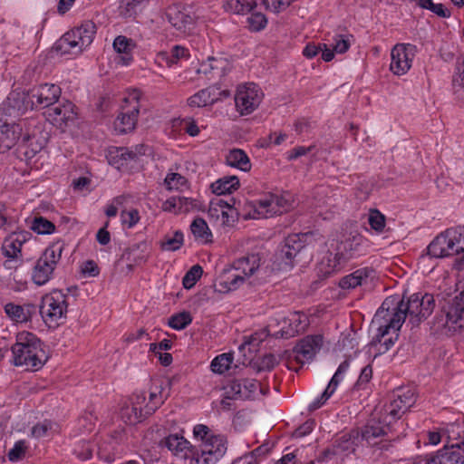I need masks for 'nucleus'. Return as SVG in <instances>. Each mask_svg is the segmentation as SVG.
<instances>
[{"label":"nucleus","instance_id":"obj_11","mask_svg":"<svg viewBox=\"0 0 464 464\" xmlns=\"http://www.w3.org/2000/svg\"><path fill=\"white\" fill-rule=\"evenodd\" d=\"M168 22L179 33L191 34L196 26V16L179 4L169 5L165 12Z\"/></svg>","mask_w":464,"mask_h":464},{"label":"nucleus","instance_id":"obj_2","mask_svg":"<svg viewBox=\"0 0 464 464\" xmlns=\"http://www.w3.org/2000/svg\"><path fill=\"white\" fill-rule=\"evenodd\" d=\"M11 351L13 364L23 367L25 371L40 370L48 359L41 339L27 331L16 334L15 343L12 345Z\"/></svg>","mask_w":464,"mask_h":464},{"label":"nucleus","instance_id":"obj_62","mask_svg":"<svg viewBox=\"0 0 464 464\" xmlns=\"http://www.w3.org/2000/svg\"><path fill=\"white\" fill-rule=\"evenodd\" d=\"M350 366V362L348 360H344L338 367L337 371L332 377L329 384L331 387L337 388L338 384L343 379V375L347 372L348 368Z\"/></svg>","mask_w":464,"mask_h":464},{"label":"nucleus","instance_id":"obj_33","mask_svg":"<svg viewBox=\"0 0 464 464\" xmlns=\"http://www.w3.org/2000/svg\"><path fill=\"white\" fill-rule=\"evenodd\" d=\"M210 188L217 196L231 194L239 188V179L237 176L224 177L213 182Z\"/></svg>","mask_w":464,"mask_h":464},{"label":"nucleus","instance_id":"obj_44","mask_svg":"<svg viewBox=\"0 0 464 464\" xmlns=\"http://www.w3.org/2000/svg\"><path fill=\"white\" fill-rule=\"evenodd\" d=\"M164 184L168 190H182L188 186V179L179 173H168Z\"/></svg>","mask_w":464,"mask_h":464},{"label":"nucleus","instance_id":"obj_30","mask_svg":"<svg viewBox=\"0 0 464 464\" xmlns=\"http://www.w3.org/2000/svg\"><path fill=\"white\" fill-rule=\"evenodd\" d=\"M374 270L369 267H362L357 269L353 273L343 276L340 282L339 286L343 289H353L358 285L367 283L369 277H372Z\"/></svg>","mask_w":464,"mask_h":464},{"label":"nucleus","instance_id":"obj_61","mask_svg":"<svg viewBox=\"0 0 464 464\" xmlns=\"http://www.w3.org/2000/svg\"><path fill=\"white\" fill-rule=\"evenodd\" d=\"M181 129L189 136L195 137L199 133V128L197 125L196 121L190 118L187 117L180 121L179 123Z\"/></svg>","mask_w":464,"mask_h":464},{"label":"nucleus","instance_id":"obj_12","mask_svg":"<svg viewBox=\"0 0 464 464\" xmlns=\"http://www.w3.org/2000/svg\"><path fill=\"white\" fill-rule=\"evenodd\" d=\"M263 93L256 83H248L240 87L235 96L237 110L241 115L252 113L260 104Z\"/></svg>","mask_w":464,"mask_h":464},{"label":"nucleus","instance_id":"obj_58","mask_svg":"<svg viewBox=\"0 0 464 464\" xmlns=\"http://www.w3.org/2000/svg\"><path fill=\"white\" fill-rule=\"evenodd\" d=\"M220 221L223 227H232L237 220L238 212L236 208L232 209H221L220 210Z\"/></svg>","mask_w":464,"mask_h":464},{"label":"nucleus","instance_id":"obj_13","mask_svg":"<svg viewBox=\"0 0 464 464\" xmlns=\"http://www.w3.org/2000/svg\"><path fill=\"white\" fill-rule=\"evenodd\" d=\"M416 46L411 44H397L391 53V71L396 75L405 74L411 67Z\"/></svg>","mask_w":464,"mask_h":464},{"label":"nucleus","instance_id":"obj_36","mask_svg":"<svg viewBox=\"0 0 464 464\" xmlns=\"http://www.w3.org/2000/svg\"><path fill=\"white\" fill-rule=\"evenodd\" d=\"M111 163L117 165V168L120 169L123 165L127 164L130 161H134L138 160V153L134 152L132 150L129 148H116L114 151H111Z\"/></svg>","mask_w":464,"mask_h":464},{"label":"nucleus","instance_id":"obj_32","mask_svg":"<svg viewBox=\"0 0 464 464\" xmlns=\"http://www.w3.org/2000/svg\"><path fill=\"white\" fill-rule=\"evenodd\" d=\"M452 89L459 100H464V54L458 57L456 61Z\"/></svg>","mask_w":464,"mask_h":464},{"label":"nucleus","instance_id":"obj_53","mask_svg":"<svg viewBox=\"0 0 464 464\" xmlns=\"http://www.w3.org/2000/svg\"><path fill=\"white\" fill-rule=\"evenodd\" d=\"M142 3H136V0H121L120 13L124 17H131L138 13Z\"/></svg>","mask_w":464,"mask_h":464},{"label":"nucleus","instance_id":"obj_28","mask_svg":"<svg viewBox=\"0 0 464 464\" xmlns=\"http://www.w3.org/2000/svg\"><path fill=\"white\" fill-rule=\"evenodd\" d=\"M391 422L392 420H389L385 426H380L372 420L363 427L360 432V438L368 445L374 447L379 444L377 440L387 434L386 429H389Z\"/></svg>","mask_w":464,"mask_h":464},{"label":"nucleus","instance_id":"obj_56","mask_svg":"<svg viewBox=\"0 0 464 464\" xmlns=\"http://www.w3.org/2000/svg\"><path fill=\"white\" fill-rule=\"evenodd\" d=\"M27 447L24 440H18L8 452L9 460L14 462L22 459L25 456Z\"/></svg>","mask_w":464,"mask_h":464},{"label":"nucleus","instance_id":"obj_43","mask_svg":"<svg viewBox=\"0 0 464 464\" xmlns=\"http://www.w3.org/2000/svg\"><path fill=\"white\" fill-rule=\"evenodd\" d=\"M30 228L40 235L51 234L55 230V226L44 217H35Z\"/></svg>","mask_w":464,"mask_h":464},{"label":"nucleus","instance_id":"obj_64","mask_svg":"<svg viewBox=\"0 0 464 464\" xmlns=\"http://www.w3.org/2000/svg\"><path fill=\"white\" fill-rule=\"evenodd\" d=\"M286 137L287 136L285 133H270L267 138L260 140V146L262 148H268L272 143L275 145H280L284 140H285Z\"/></svg>","mask_w":464,"mask_h":464},{"label":"nucleus","instance_id":"obj_42","mask_svg":"<svg viewBox=\"0 0 464 464\" xmlns=\"http://www.w3.org/2000/svg\"><path fill=\"white\" fill-rule=\"evenodd\" d=\"M75 29L81 33V36H82L81 44L89 46L92 43L96 34L95 24L92 21H85Z\"/></svg>","mask_w":464,"mask_h":464},{"label":"nucleus","instance_id":"obj_20","mask_svg":"<svg viewBox=\"0 0 464 464\" xmlns=\"http://www.w3.org/2000/svg\"><path fill=\"white\" fill-rule=\"evenodd\" d=\"M322 344L323 337L321 335H308L304 337L294 347L295 360L301 364H304V361L312 360L320 350Z\"/></svg>","mask_w":464,"mask_h":464},{"label":"nucleus","instance_id":"obj_54","mask_svg":"<svg viewBox=\"0 0 464 464\" xmlns=\"http://www.w3.org/2000/svg\"><path fill=\"white\" fill-rule=\"evenodd\" d=\"M368 221L371 227L377 232H382L385 227V217L377 209L371 210Z\"/></svg>","mask_w":464,"mask_h":464},{"label":"nucleus","instance_id":"obj_26","mask_svg":"<svg viewBox=\"0 0 464 464\" xmlns=\"http://www.w3.org/2000/svg\"><path fill=\"white\" fill-rule=\"evenodd\" d=\"M392 304H393V299L386 298L383 301L382 306L378 309V311L375 314V317H374L376 321L379 320V318H382L384 320L383 324H380L379 328H378V334H376V337H375L376 341H378L384 347L383 352H387L394 344V342L398 339V336H399L398 331H396L394 333L392 329H391L389 334H385L383 337L379 336V334H381L380 333L381 327L387 324L386 319L389 318V315H387L386 305Z\"/></svg>","mask_w":464,"mask_h":464},{"label":"nucleus","instance_id":"obj_45","mask_svg":"<svg viewBox=\"0 0 464 464\" xmlns=\"http://www.w3.org/2000/svg\"><path fill=\"white\" fill-rule=\"evenodd\" d=\"M212 89H203L198 92L197 93L188 98V104L190 107H204L208 104H213L214 100L209 98V92Z\"/></svg>","mask_w":464,"mask_h":464},{"label":"nucleus","instance_id":"obj_17","mask_svg":"<svg viewBox=\"0 0 464 464\" xmlns=\"http://www.w3.org/2000/svg\"><path fill=\"white\" fill-rule=\"evenodd\" d=\"M47 108L45 112L47 119L61 129L68 126L76 119L75 106L69 101Z\"/></svg>","mask_w":464,"mask_h":464},{"label":"nucleus","instance_id":"obj_10","mask_svg":"<svg viewBox=\"0 0 464 464\" xmlns=\"http://www.w3.org/2000/svg\"><path fill=\"white\" fill-rule=\"evenodd\" d=\"M361 242L360 236H350L336 242L333 250H329L330 256H334V260L328 258V266L331 270H328L326 274H331L338 266L346 263L358 251Z\"/></svg>","mask_w":464,"mask_h":464},{"label":"nucleus","instance_id":"obj_18","mask_svg":"<svg viewBox=\"0 0 464 464\" xmlns=\"http://www.w3.org/2000/svg\"><path fill=\"white\" fill-rule=\"evenodd\" d=\"M260 384L254 379L231 381L226 387V398L229 400H247L252 398Z\"/></svg>","mask_w":464,"mask_h":464},{"label":"nucleus","instance_id":"obj_19","mask_svg":"<svg viewBox=\"0 0 464 464\" xmlns=\"http://www.w3.org/2000/svg\"><path fill=\"white\" fill-rule=\"evenodd\" d=\"M160 445L167 448L174 456L183 459L194 458V447L183 436L179 434H170L161 440Z\"/></svg>","mask_w":464,"mask_h":464},{"label":"nucleus","instance_id":"obj_40","mask_svg":"<svg viewBox=\"0 0 464 464\" xmlns=\"http://www.w3.org/2000/svg\"><path fill=\"white\" fill-rule=\"evenodd\" d=\"M31 140L32 139L29 135L24 136L23 139V144L20 146L19 150V152L22 155V160H32L43 148L41 144L34 145Z\"/></svg>","mask_w":464,"mask_h":464},{"label":"nucleus","instance_id":"obj_27","mask_svg":"<svg viewBox=\"0 0 464 464\" xmlns=\"http://www.w3.org/2000/svg\"><path fill=\"white\" fill-rule=\"evenodd\" d=\"M360 441V431L353 430L350 432L343 433L334 439L333 447L337 454L349 455L353 453L358 447Z\"/></svg>","mask_w":464,"mask_h":464},{"label":"nucleus","instance_id":"obj_7","mask_svg":"<svg viewBox=\"0 0 464 464\" xmlns=\"http://www.w3.org/2000/svg\"><path fill=\"white\" fill-rule=\"evenodd\" d=\"M226 440L220 435H212L194 447V458L189 464H216L226 453Z\"/></svg>","mask_w":464,"mask_h":464},{"label":"nucleus","instance_id":"obj_23","mask_svg":"<svg viewBox=\"0 0 464 464\" xmlns=\"http://www.w3.org/2000/svg\"><path fill=\"white\" fill-rule=\"evenodd\" d=\"M287 326H283L279 331L276 332L273 336L276 338L289 339L300 333H303L309 325L308 317L300 312L295 313L290 318L284 321Z\"/></svg>","mask_w":464,"mask_h":464},{"label":"nucleus","instance_id":"obj_8","mask_svg":"<svg viewBox=\"0 0 464 464\" xmlns=\"http://www.w3.org/2000/svg\"><path fill=\"white\" fill-rule=\"evenodd\" d=\"M67 305L66 295L55 290L42 298L39 314L49 326L59 324V321L66 317Z\"/></svg>","mask_w":464,"mask_h":464},{"label":"nucleus","instance_id":"obj_9","mask_svg":"<svg viewBox=\"0 0 464 464\" xmlns=\"http://www.w3.org/2000/svg\"><path fill=\"white\" fill-rule=\"evenodd\" d=\"M312 238L311 233L292 234L285 238L283 245L277 252V259L282 261L285 267L291 269L298 262L302 251Z\"/></svg>","mask_w":464,"mask_h":464},{"label":"nucleus","instance_id":"obj_6","mask_svg":"<svg viewBox=\"0 0 464 464\" xmlns=\"http://www.w3.org/2000/svg\"><path fill=\"white\" fill-rule=\"evenodd\" d=\"M64 248L63 242L50 245L37 259L32 272L34 284L43 285L51 280Z\"/></svg>","mask_w":464,"mask_h":464},{"label":"nucleus","instance_id":"obj_22","mask_svg":"<svg viewBox=\"0 0 464 464\" xmlns=\"http://www.w3.org/2000/svg\"><path fill=\"white\" fill-rule=\"evenodd\" d=\"M61 95V88L56 84L44 83L31 90V97L34 104L43 108L50 107L58 102Z\"/></svg>","mask_w":464,"mask_h":464},{"label":"nucleus","instance_id":"obj_39","mask_svg":"<svg viewBox=\"0 0 464 464\" xmlns=\"http://www.w3.org/2000/svg\"><path fill=\"white\" fill-rule=\"evenodd\" d=\"M278 362L274 354L267 353L256 361H251L250 365L256 372H261L272 371Z\"/></svg>","mask_w":464,"mask_h":464},{"label":"nucleus","instance_id":"obj_59","mask_svg":"<svg viewBox=\"0 0 464 464\" xmlns=\"http://www.w3.org/2000/svg\"><path fill=\"white\" fill-rule=\"evenodd\" d=\"M268 334L264 333L252 334L247 342L243 343L239 346L240 351H244L248 346L249 352H256L258 350L259 343L263 341V335L266 336Z\"/></svg>","mask_w":464,"mask_h":464},{"label":"nucleus","instance_id":"obj_16","mask_svg":"<svg viewBox=\"0 0 464 464\" xmlns=\"http://www.w3.org/2000/svg\"><path fill=\"white\" fill-rule=\"evenodd\" d=\"M292 207L291 195L270 194L256 201V208L262 214L273 216L282 214Z\"/></svg>","mask_w":464,"mask_h":464},{"label":"nucleus","instance_id":"obj_14","mask_svg":"<svg viewBox=\"0 0 464 464\" xmlns=\"http://www.w3.org/2000/svg\"><path fill=\"white\" fill-rule=\"evenodd\" d=\"M139 99L140 92L137 91H134L128 98H125V102H130L131 105L130 108H123L115 121V128L121 133H127L135 129L140 112Z\"/></svg>","mask_w":464,"mask_h":464},{"label":"nucleus","instance_id":"obj_52","mask_svg":"<svg viewBox=\"0 0 464 464\" xmlns=\"http://www.w3.org/2000/svg\"><path fill=\"white\" fill-rule=\"evenodd\" d=\"M5 312L12 320L17 323L25 322V317L24 316V305L8 303L5 305Z\"/></svg>","mask_w":464,"mask_h":464},{"label":"nucleus","instance_id":"obj_55","mask_svg":"<svg viewBox=\"0 0 464 464\" xmlns=\"http://www.w3.org/2000/svg\"><path fill=\"white\" fill-rule=\"evenodd\" d=\"M247 22L250 29L256 32L264 29L267 24L266 17L260 12H253L247 18Z\"/></svg>","mask_w":464,"mask_h":464},{"label":"nucleus","instance_id":"obj_47","mask_svg":"<svg viewBox=\"0 0 464 464\" xmlns=\"http://www.w3.org/2000/svg\"><path fill=\"white\" fill-rule=\"evenodd\" d=\"M183 245V233L179 230L174 232L172 237L166 236L161 242V248L167 251H175Z\"/></svg>","mask_w":464,"mask_h":464},{"label":"nucleus","instance_id":"obj_60","mask_svg":"<svg viewBox=\"0 0 464 464\" xmlns=\"http://www.w3.org/2000/svg\"><path fill=\"white\" fill-rule=\"evenodd\" d=\"M179 212H188L195 208H199V202L197 199L186 197H178Z\"/></svg>","mask_w":464,"mask_h":464},{"label":"nucleus","instance_id":"obj_35","mask_svg":"<svg viewBox=\"0 0 464 464\" xmlns=\"http://www.w3.org/2000/svg\"><path fill=\"white\" fill-rule=\"evenodd\" d=\"M227 163L234 168L243 171H248L251 169V163L246 153L240 149L231 150L227 156Z\"/></svg>","mask_w":464,"mask_h":464},{"label":"nucleus","instance_id":"obj_3","mask_svg":"<svg viewBox=\"0 0 464 464\" xmlns=\"http://www.w3.org/2000/svg\"><path fill=\"white\" fill-rule=\"evenodd\" d=\"M462 306L464 304H461ZM430 335L438 338L450 336L464 328L463 308L457 301L449 300L429 323Z\"/></svg>","mask_w":464,"mask_h":464},{"label":"nucleus","instance_id":"obj_29","mask_svg":"<svg viewBox=\"0 0 464 464\" xmlns=\"http://www.w3.org/2000/svg\"><path fill=\"white\" fill-rule=\"evenodd\" d=\"M150 253V246L147 241L132 244L124 252L123 256L134 266L144 264Z\"/></svg>","mask_w":464,"mask_h":464},{"label":"nucleus","instance_id":"obj_5","mask_svg":"<svg viewBox=\"0 0 464 464\" xmlns=\"http://www.w3.org/2000/svg\"><path fill=\"white\" fill-rule=\"evenodd\" d=\"M260 262L259 254H251L238 258L234 262V269L237 273L228 276L226 280L219 281L215 285V291L227 293L237 289L244 283L245 277L255 274L260 266Z\"/></svg>","mask_w":464,"mask_h":464},{"label":"nucleus","instance_id":"obj_15","mask_svg":"<svg viewBox=\"0 0 464 464\" xmlns=\"http://www.w3.org/2000/svg\"><path fill=\"white\" fill-rule=\"evenodd\" d=\"M416 401L414 392L411 389H399L393 394V399L386 405L385 412L392 420L401 418Z\"/></svg>","mask_w":464,"mask_h":464},{"label":"nucleus","instance_id":"obj_48","mask_svg":"<svg viewBox=\"0 0 464 464\" xmlns=\"http://www.w3.org/2000/svg\"><path fill=\"white\" fill-rule=\"evenodd\" d=\"M203 269L199 265H194L184 276L182 285L185 289H191L201 277Z\"/></svg>","mask_w":464,"mask_h":464},{"label":"nucleus","instance_id":"obj_1","mask_svg":"<svg viewBox=\"0 0 464 464\" xmlns=\"http://www.w3.org/2000/svg\"><path fill=\"white\" fill-rule=\"evenodd\" d=\"M390 305H386L387 315L389 318L387 324L381 327L380 337H383L389 334L390 330L392 329L395 333L399 331L405 322L407 316H409V324L412 327H417L420 324L425 320L433 311L435 307V300L432 295L420 293L411 295L407 302H404V297L397 302L396 306L390 312Z\"/></svg>","mask_w":464,"mask_h":464},{"label":"nucleus","instance_id":"obj_34","mask_svg":"<svg viewBox=\"0 0 464 464\" xmlns=\"http://www.w3.org/2000/svg\"><path fill=\"white\" fill-rule=\"evenodd\" d=\"M26 241L25 234H17L6 238L3 244L4 255L9 258H17L23 244Z\"/></svg>","mask_w":464,"mask_h":464},{"label":"nucleus","instance_id":"obj_24","mask_svg":"<svg viewBox=\"0 0 464 464\" xmlns=\"http://www.w3.org/2000/svg\"><path fill=\"white\" fill-rule=\"evenodd\" d=\"M22 127L14 122L9 123L0 119V153L9 151L18 141Z\"/></svg>","mask_w":464,"mask_h":464},{"label":"nucleus","instance_id":"obj_38","mask_svg":"<svg viewBox=\"0 0 464 464\" xmlns=\"http://www.w3.org/2000/svg\"><path fill=\"white\" fill-rule=\"evenodd\" d=\"M134 47L133 42L131 39L127 38L123 35H119L114 39L113 48L119 53H124L126 56H122L121 58L122 64L128 65L131 57L129 56L130 52Z\"/></svg>","mask_w":464,"mask_h":464},{"label":"nucleus","instance_id":"obj_31","mask_svg":"<svg viewBox=\"0 0 464 464\" xmlns=\"http://www.w3.org/2000/svg\"><path fill=\"white\" fill-rule=\"evenodd\" d=\"M8 105L17 111L18 114L25 113L29 109H33L34 101L31 97V91L27 93L13 92L7 98Z\"/></svg>","mask_w":464,"mask_h":464},{"label":"nucleus","instance_id":"obj_21","mask_svg":"<svg viewBox=\"0 0 464 464\" xmlns=\"http://www.w3.org/2000/svg\"><path fill=\"white\" fill-rule=\"evenodd\" d=\"M426 464H464V448L460 443L445 446L428 458Z\"/></svg>","mask_w":464,"mask_h":464},{"label":"nucleus","instance_id":"obj_57","mask_svg":"<svg viewBox=\"0 0 464 464\" xmlns=\"http://www.w3.org/2000/svg\"><path fill=\"white\" fill-rule=\"evenodd\" d=\"M336 389L334 387H331L328 383V386L324 390V392L322 393V395L314 400L308 407L310 411H315L319 408H321L326 401L333 395Z\"/></svg>","mask_w":464,"mask_h":464},{"label":"nucleus","instance_id":"obj_46","mask_svg":"<svg viewBox=\"0 0 464 464\" xmlns=\"http://www.w3.org/2000/svg\"><path fill=\"white\" fill-rule=\"evenodd\" d=\"M192 322V316L189 312H181L173 314L169 319V325L175 330H182Z\"/></svg>","mask_w":464,"mask_h":464},{"label":"nucleus","instance_id":"obj_50","mask_svg":"<svg viewBox=\"0 0 464 464\" xmlns=\"http://www.w3.org/2000/svg\"><path fill=\"white\" fill-rule=\"evenodd\" d=\"M57 49L61 50L63 53L73 54H78L82 51L74 38L66 39V34L58 42Z\"/></svg>","mask_w":464,"mask_h":464},{"label":"nucleus","instance_id":"obj_51","mask_svg":"<svg viewBox=\"0 0 464 464\" xmlns=\"http://www.w3.org/2000/svg\"><path fill=\"white\" fill-rule=\"evenodd\" d=\"M53 426L54 423L51 420H44L42 422H38L32 428V435L36 439L48 437L50 436Z\"/></svg>","mask_w":464,"mask_h":464},{"label":"nucleus","instance_id":"obj_41","mask_svg":"<svg viewBox=\"0 0 464 464\" xmlns=\"http://www.w3.org/2000/svg\"><path fill=\"white\" fill-rule=\"evenodd\" d=\"M232 362V353H222L214 358L211 362L210 368L213 372L221 374L230 368Z\"/></svg>","mask_w":464,"mask_h":464},{"label":"nucleus","instance_id":"obj_63","mask_svg":"<svg viewBox=\"0 0 464 464\" xmlns=\"http://www.w3.org/2000/svg\"><path fill=\"white\" fill-rule=\"evenodd\" d=\"M121 220L124 225L128 227H134L140 220V214L137 209H131L130 211H122Z\"/></svg>","mask_w":464,"mask_h":464},{"label":"nucleus","instance_id":"obj_37","mask_svg":"<svg viewBox=\"0 0 464 464\" xmlns=\"http://www.w3.org/2000/svg\"><path fill=\"white\" fill-rule=\"evenodd\" d=\"M190 229L197 239L204 243L211 242L212 233L203 218H195L190 225Z\"/></svg>","mask_w":464,"mask_h":464},{"label":"nucleus","instance_id":"obj_4","mask_svg":"<svg viewBox=\"0 0 464 464\" xmlns=\"http://www.w3.org/2000/svg\"><path fill=\"white\" fill-rule=\"evenodd\" d=\"M427 255L433 258H446L464 253V226L447 228L427 246Z\"/></svg>","mask_w":464,"mask_h":464},{"label":"nucleus","instance_id":"obj_49","mask_svg":"<svg viewBox=\"0 0 464 464\" xmlns=\"http://www.w3.org/2000/svg\"><path fill=\"white\" fill-rule=\"evenodd\" d=\"M418 5L423 9H428L438 16L447 18L450 16V11L442 4H434L432 0H418Z\"/></svg>","mask_w":464,"mask_h":464},{"label":"nucleus","instance_id":"obj_25","mask_svg":"<svg viewBox=\"0 0 464 464\" xmlns=\"http://www.w3.org/2000/svg\"><path fill=\"white\" fill-rule=\"evenodd\" d=\"M157 408V406L150 404H147L144 408L135 407L130 402H126L121 408V418L127 424H137L154 413Z\"/></svg>","mask_w":464,"mask_h":464}]
</instances>
